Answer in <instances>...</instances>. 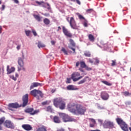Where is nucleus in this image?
<instances>
[{
    "instance_id": "1",
    "label": "nucleus",
    "mask_w": 131,
    "mask_h": 131,
    "mask_svg": "<svg viewBox=\"0 0 131 131\" xmlns=\"http://www.w3.org/2000/svg\"><path fill=\"white\" fill-rule=\"evenodd\" d=\"M68 109L70 112L73 113L75 115H77V114L84 115L86 112L85 107L80 104H75L74 103H69L68 105Z\"/></svg>"
},
{
    "instance_id": "2",
    "label": "nucleus",
    "mask_w": 131,
    "mask_h": 131,
    "mask_svg": "<svg viewBox=\"0 0 131 131\" xmlns=\"http://www.w3.org/2000/svg\"><path fill=\"white\" fill-rule=\"evenodd\" d=\"M53 104L56 108H59L60 110H64L66 107V103L61 98H55L53 100Z\"/></svg>"
},
{
    "instance_id": "3",
    "label": "nucleus",
    "mask_w": 131,
    "mask_h": 131,
    "mask_svg": "<svg viewBox=\"0 0 131 131\" xmlns=\"http://www.w3.org/2000/svg\"><path fill=\"white\" fill-rule=\"evenodd\" d=\"M116 121L118 124L120 126L121 129L123 131H128V126L125 122L123 121L122 119L120 118H117Z\"/></svg>"
},
{
    "instance_id": "4",
    "label": "nucleus",
    "mask_w": 131,
    "mask_h": 131,
    "mask_svg": "<svg viewBox=\"0 0 131 131\" xmlns=\"http://www.w3.org/2000/svg\"><path fill=\"white\" fill-rule=\"evenodd\" d=\"M67 20L68 22H69L71 28L72 29H75L76 30H78V26L76 24V21H75V19H74V18L71 17L70 19L69 20V17L67 18Z\"/></svg>"
},
{
    "instance_id": "5",
    "label": "nucleus",
    "mask_w": 131,
    "mask_h": 131,
    "mask_svg": "<svg viewBox=\"0 0 131 131\" xmlns=\"http://www.w3.org/2000/svg\"><path fill=\"white\" fill-rule=\"evenodd\" d=\"M61 115L62 116V120L64 122H76V120L75 119L69 116L68 115L62 113Z\"/></svg>"
},
{
    "instance_id": "6",
    "label": "nucleus",
    "mask_w": 131,
    "mask_h": 131,
    "mask_svg": "<svg viewBox=\"0 0 131 131\" xmlns=\"http://www.w3.org/2000/svg\"><path fill=\"white\" fill-rule=\"evenodd\" d=\"M80 76V77H78ZM82 76H80V74L78 72H74L71 75V78L73 81H77L82 78Z\"/></svg>"
},
{
    "instance_id": "7",
    "label": "nucleus",
    "mask_w": 131,
    "mask_h": 131,
    "mask_svg": "<svg viewBox=\"0 0 131 131\" xmlns=\"http://www.w3.org/2000/svg\"><path fill=\"white\" fill-rule=\"evenodd\" d=\"M30 94V95H32V96H33V97H36V95L38 94L39 95L41 98H43V94H42V92L40 91V90L34 89L31 91Z\"/></svg>"
},
{
    "instance_id": "8",
    "label": "nucleus",
    "mask_w": 131,
    "mask_h": 131,
    "mask_svg": "<svg viewBox=\"0 0 131 131\" xmlns=\"http://www.w3.org/2000/svg\"><path fill=\"white\" fill-rule=\"evenodd\" d=\"M26 113H30V115H35L39 112V110H36L34 111L33 108H28L25 110Z\"/></svg>"
},
{
    "instance_id": "9",
    "label": "nucleus",
    "mask_w": 131,
    "mask_h": 131,
    "mask_svg": "<svg viewBox=\"0 0 131 131\" xmlns=\"http://www.w3.org/2000/svg\"><path fill=\"white\" fill-rule=\"evenodd\" d=\"M4 125L7 128H11L14 129L15 128V125L12 122V121L7 120L4 122Z\"/></svg>"
},
{
    "instance_id": "10",
    "label": "nucleus",
    "mask_w": 131,
    "mask_h": 131,
    "mask_svg": "<svg viewBox=\"0 0 131 131\" xmlns=\"http://www.w3.org/2000/svg\"><path fill=\"white\" fill-rule=\"evenodd\" d=\"M28 103V94H25L23 97V107H25Z\"/></svg>"
},
{
    "instance_id": "11",
    "label": "nucleus",
    "mask_w": 131,
    "mask_h": 131,
    "mask_svg": "<svg viewBox=\"0 0 131 131\" xmlns=\"http://www.w3.org/2000/svg\"><path fill=\"white\" fill-rule=\"evenodd\" d=\"M62 32L66 36H68V37H72V34H71V33L68 31V29L66 28L64 26L62 27Z\"/></svg>"
},
{
    "instance_id": "12",
    "label": "nucleus",
    "mask_w": 131,
    "mask_h": 131,
    "mask_svg": "<svg viewBox=\"0 0 131 131\" xmlns=\"http://www.w3.org/2000/svg\"><path fill=\"white\" fill-rule=\"evenodd\" d=\"M100 97L104 101H106L109 99V94L106 92H102L101 93Z\"/></svg>"
},
{
    "instance_id": "13",
    "label": "nucleus",
    "mask_w": 131,
    "mask_h": 131,
    "mask_svg": "<svg viewBox=\"0 0 131 131\" xmlns=\"http://www.w3.org/2000/svg\"><path fill=\"white\" fill-rule=\"evenodd\" d=\"M21 127L25 129V130L30 131L32 130V127L30 124H23L21 125Z\"/></svg>"
},
{
    "instance_id": "14",
    "label": "nucleus",
    "mask_w": 131,
    "mask_h": 131,
    "mask_svg": "<svg viewBox=\"0 0 131 131\" xmlns=\"http://www.w3.org/2000/svg\"><path fill=\"white\" fill-rule=\"evenodd\" d=\"M101 46L98 45L97 46L98 47H99V48H101V49L103 48V51H107V50H108V49H109V46L107 44V43H103V42L101 43Z\"/></svg>"
},
{
    "instance_id": "15",
    "label": "nucleus",
    "mask_w": 131,
    "mask_h": 131,
    "mask_svg": "<svg viewBox=\"0 0 131 131\" xmlns=\"http://www.w3.org/2000/svg\"><path fill=\"white\" fill-rule=\"evenodd\" d=\"M37 86H41V84L38 82H33L31 84L30 90H33V89L37 88Z\"/></svg>"
},
{
    "instance_id": "16",
    "label": "nucleus",
    "mask_w": 131,
    "mask_h": 131,
    "mask_svg": "<svg viewBox=\"0 0 131 131\" xmlns=\"http://www.w3.org/2000/svg\"><path fill=\"white\" fill-rule=\"evenodd\" d=\"M67 90L69 91H77L78 90V88L74 86L73 85H69L67 88Z\"/></svg>"
},
{
    "instance_id": "17",
    "label": "nucleus",
    "mask_w": 131,
    "mask_h": 131,
    "mask_svg": "<svg viewBox=\"0 0 131 131\" xmlns=\"http://www.w3.org/2000/svg\"><path fill=\"white\" fill-rule=\"evenodd\" d=\"M9 108H19L20 107L19 104L17 103H10L8 105Z\"/></svg>"
},
{
    "instance_id": "18",
    "label": "nucleus",
    "mask_w": 131,
    "mask_h": 131,
    "mask_svg": "<svg viewBox=\"0 0 131 131\" xmlns=\"http://www.w3.org/2000/svg\"><path fill=\"white\" fill-rule=\"evenodd\" d=\"M7 70L8 74H10L12 73V72H14V71H15V68L12 67L11 69H10V67L9 66H7Z\"/></svg>"
},
{
    "instance_id": "19",
    "label": "nucleus",
    "mask_w": 131,
    "mask_h": 131,
    "mask_svg": "<svg viewBox=\"0 0 131 131\" xmlns=\"http://www.w3.org/2000/svg\"><path fill=\"white\" fill-rule=\"evenodd\" d=\"M5 120H6L5 117L0 118V130H3V126L2 125L5 122Z\"/></svg>"
},
{
    "instance_id": "20",
    "label": "nucleus",
    "mask_w": 131,
    "mask_h": 131,
    "mask_svg": "<svg viewBox=\"0 0 131 131\" xmlns=\"http://www.w3.org/2000/svg\"><path fill=\"white\" fill-rule=\"evenodd\" d=\"M53 120L55 123H60V122H61V120L58 116H54L53 118Z\"/></svg>"
},
{
    "instance_id": "21",
    "label": "nucleus",
    "mask_w": 131,
    "mask_h": 131,
    "mask_svg": "<svg viewBox=\"0 0 131 131\" xmlns=\"http://www.w3.org/2000/svg\"><path fill=\"white\" fill-rule=\"evenodd\" d=\"M33 17L38 21V22H40L41 21L42 17H41L39 15L34 14Z\"/></svg>"
},
{
    "instance_id": "22",
    "label": "nucleus",
    "mask_w": 131,
    "mask_h": 131,
    "mask_svg": "<svg viewBox=\"0 0 131 131\" xmlns=\"http://www.w3.org/2000/svg\"><path fill=\"white\" fill-rule=\"evenodd\" d=\"M88 78H89V76L85 77L83 79L78 82V84H82V83H84V82L86 81V79H88Z\"/></svg>"
},
{
    "instance_id": "23",
    "label": "nucleus",
    "mask_w": 131,
    "mask_h": 131,
    "mask_svg": "<svg viewBox=\"0 0 131 131\" xmlns=\"http://www.w3.org/2000/svg\"><path fill=\"white\" fill-rule=\"evenodd\" d=\"M18 63L20 67H23L24 65V63L23 62V60L20 57L18 58Z\"/></svg>"
},
{
    "instance_id": "24",
    "label": "nucleus",
    "mask_w": 131,
    "mask_h": 131,
    "mask_svg": "<svg viewBox=\"0 0 131 131\" xmlns=\"http://www.w3.org/2000/svg\"><path fill=\"white\" fill-rule=\"evenodd\" d=\"M88 37L90 41H95V37H94V35H93L92 34H89Z\"/></svg>"
},
{
    "instance_id": "25",
    "label": "nucleus",
    "mask_w": 131,
    "mask_h": 131,
    "mask_svg": "<svg viewBox=\"0 0 131 131\" xmlns=\"http://www.w3.org/2000/svg\"><path fill=\"white\" fill-rule=\"evenodd\" d=\"M80 65L81 68H84L86 66L85 62H84V61H81L80 62Z\"/></svg>"
},
{
    "instance_id": "26",
    "label": "nucleus",
    "mask_w": 131,
    "mask_h": 131,
    "mask_svg": "<svg viewBox=\"0 0 131 131\" xmlns=\"http://www.w3.org/2000/svg\"><path fill=\"white\" fill-rule=\"evenodd\" d=\"M38 48H39V49H40V48H45L46 47V45L42 44L41 43V42L40 41H38Z\"/></svg>"
},
{
    "instance_id": "27",
    "label": "nucleus",
    "mask_w": 131,
    "mask_h": 131,
    "mask_svg": "<svg viewBox=\"0 0 131 131\" xmlns=\"http://www.w3.org/2000/svg\"><path fill=\"white\" fill-rule=\"evenodd\" d=\"M106 124L108 127H113V126H114L113 122L110 121L107 122Z\"/></svg>"
},
{
    "instance_id": "28",
    "label": "nucleus",
    "mask_w": 131,
    "mask_h": 131,
    "mask_svg": "<svg viewBox=\"0 0 131 131\" xmlns=\"http://www.w3.org/2000/svg\"><path fill=\"white\" fill-rule=\"evenodd\" d=\"M43 23L46 24V25H49V24L50 23V19L48 18H45L43 20Z\"/></svg>"
},
{
    "instance_id": "29",
    "label": "nucleus",
    "mask_w": 131,
    "mask_h": 131,
    "mask_svg": "<svg viewBox=\"0 0 131 131\" xmlns=\"http://www.w3.org/2000/svg\"><path fill=\"white\" fill-rule=\"evenodd\" d=\"M102 83H104L106 85H108L109 86L112 85V84L111 83H110L107 81H102Z\"/></svg>"
},
{
    "instance_id": "30",
    "label": "nucleus",
    "mask_w": 131,
    "mask_h": 131,
    "mask_svg": "<svg viewBox=\"0 0 131 131\" xmlns=\"http://www.w3.org/2000/svg\"><path fill=\"white\" fill-rule=\"evenodd\" d=\"M47 111H48V112H53V108H52V106H49L47 107Z\"/></svg>"
},
{
    "instance_id": "31",
    "label": "nucleus",
    "mask_w": 131,
    "mask_h": 131,
    "mask_svg": "<svg viewBox=\"0 0 131 131\" xmlns=\"http://www.w3.org/2000/svg\"><path fill=\"white\" fill-rule=\"evenodd\" d=\"M123 94L125 96V97H127L128 96H131V93H129L127 91L123 92Z\"/></svg>"
},
{
    "instance_id": "32",
    "label": "nucleus",
    "mask_w": 131,
    "mask_h": 131,
    "mask_svg": "<svg viewBox=\"0 0 131 131\" xmlns=\"http://www.w3.org/2000/svg\"><path fill=\"white\" fill-rule=\"evenodd\" d=\"M84 55L85 57H91V52L90 51H86L84 53Z\"/></svg>"
},
{
    "instance_id": "33",
    "label": "nucleus",
    "mask_w": 131,
    "mask_h": 131,
    "mask_svg": "<svg viewBox=\"0 0 131 131\" xmlns=\"http://www.w3.org/2000/svg\"><path fill=\"white\" fill-rule=\"evenodd\" d=\"M69 42H70L71 45L73 47H75V43L74 42V41L73 40V39H70L69 40Z\"/></svg>"
},
{
    "instance_id": "34",
    "label": "nucleus",
    "mask_w": 131,
    "mask_h": 131,
    "mask_svg": "<svg viewBox=\"0 0 131 131\" xmlns=\"http://www.w3.org/2000/svg\"><path fill=\"white\" fill-rule=\"evenodd\" d=\"M61 52H63V53H64V55H68V52L66 51V49H65V48H62Z\"/></svg>"
},
{
    "instance_id": "35",
    "label": "nucleus",
    "mask_w": 131,
    "mask_h": 131,
    "mask_svg": "<svg viewBox=\"0 0 131 131\" xmlns=\"http://www.w3.org/2000/svg\"><path fill=\"white\" fill-rule=\"evenodd\" d=\"M94 65H96V64H99L100 63V61L98 58H94Z\"/></svg>"
},
{
    "instance_id": "36",
    "label": "nucleus",
    "mask_w": 131,
    "mask_h": 131,
    "mask_svg": "<svg viewBox=\"0 0 131 131\" xmlns=\"http://www.w3.org/2000/svg\"><path fill=\"white\" fill-rule=\"evenodd\" d=\"M25 33H26L27 36H29V35H30V33H31V31L26 30L25 31Z\"/></svg>"
},
{
    "instance_id": "37",
    "label": "nucleus",
    "mask_w": 131,
    "mask_h": 131,
    "mask_svg": "<svg viewBox=\"0 0 131 131\" xmlns=\"http://www.w3.org/2000/svg\"><path fill=\"white\" fill-rule=\"evenodd\" d=\"M43 4H41V6L43 8H46V6H50V4L48 3H42Z\"/></svg>"
},
{
    "instance_id": "38",
    "label": "nucleus",
    "mask_w": 131,
    "mask_h": 131,
    "mask_svg": "<svg viewBox=\"0 0 131 131\" xmlns=\"http://www.w3.org/2000/svg\"><path fill=\"white\" fill-rule=\"evenodd\" d=\"M78 17L79 19H80V20H84V19H85V18H84V17H83L81 14H78Z\"/></svg>"
},
{
    "instance_id": "39",
    "label": "nucleus",
    "mask_w": 131,
    "mask_h": 131,
    "mask_svg": "<svg viewBox=\"0 0 131 131\" xmlns=\"http://www.w3.org/2000/svg\"><path fill=\"white\" fill-rule=\"evenodd\" d=\"M93 11H94V10L93 9H87L86 10V12L88 14H91V13H92V12H93Z\"/></svg>"
},
{
    "instance_id": "40",
    "label": "nucleus",
    "mask_w": 131,
    "mask_h": 131,
    "mask_svg": "<svg viewBox=\"0 0 131 131\" xmlns=\"http://www.w3.org/2000/svg\"><path fill=\"white\" fill-rule=\"evenodd\" d=\"M32 33H33V34L34 36H37V33H36V31H35V30L32 29Z\"/></svg>"
},
{
    "instance_id": "41",
    "label": "nucleus",
    "mask_w": 131,
    "mask_h": 131,
    "mask_svg": "<svg viewBox=\"0 0 131 131\" xmlns=\"http://www.w3.org/2000/svg\"><path fill=\"white\" fill-rule=\"evenodd\" d=\"M36 4H37L39 5V6H40L42 4H45V2L43 1H41L40 2H38V1H35Z\"/></svg>"
},
{
    "instance_id": "42",
    "label": "nucleus",
    "mask_w": 131,
    "mask_h": 131,
    "mask_svg": "<svg viewBox=\"0 0 131 131\" xmlns=\"http://www.w3.org/2000/svg\"><path fill=\"white\" fill-rule=\"evenodd\" d=\"M111 66H115L116 65V60H112Z\"/></svg>"
},
{
    "instance_id": "43",
    "label": "nucleus",
    "mask_w": 131,
    "mask_h": 131,
    "mask_svg": "<svg viewBox=\"0 0 131 131\" xmlns=\"http://www.w3.org/2000/svg\"><path fill=\"white\" fill-rule=\"evenodd\" d=\"M66 83H71V79L70 78H67Z\"/></svg>"
},
{
    "instance_id": "44",
    "label": "nucleus",
    "mask_w": 131,
    "mask_h": 131,
    "mask_svg": "<svg viewBox=\"0 0 131 131\" xmlns=\"http://www.w3.org/2000/svg\"><path fill=\"white\" fill-rule=\"evenodd\" d=\"M89 60L90 63H91V64H93V63H95V60L94 59V58L92 59L91 58H89Z\"/></svg>"
},
{
    "instance_id": "45",
    "label": "nucleus",
    "mask_w": 131,
    "mask_h": 131,
    "mask_svg": "<svg viewBox=\"0 0 131 131\" xmlns=\"http://www.w3.org/2000/svg\"><path fill=\"white\" fill-rule=\"evenodd\" d=\"M85 69H86L88 71H91V70H92V68H90L89 67H88L87 66H86V67L84 68Z\"/></svg>"
},
{
    "instance_id": "46",
    "label": "nucleus",
    "mask_w": 131,
    "mask_h": 131,
    "mask_svg": "<svg viewBox=\"0 0 131 131\" xmlns=\"http://www.w3.org/2000/svg\"><path fill=\"white\" fill-rule=\"evenodd\" d=\"M89 120H91V121L93 123H96V121L95 120V119H92V118H90Z\"/></svg>"
},
{
    "instance_id": "47",
    "label": "nucleus",
    "mask_w": 131,
    "mask_h": 131,
    "mask_svg": "<svg viewBox=\"0 0 131 131\" xmlns=\"http://www.w3.org/2000/svg\"><path fill=\"white\" fill-rule=\"evenodd\" d=\"M84 27H88V21H85L83 24Z\"/></svg>"
},
{
    "instance_id": "48",
    "label": "nucleus",
    "mask_w": 131,
    "mask_h": 131,
    "mask_svg": "<svg viewBox=\"0 0 131 131\" xmlns=\"http://www.w3.org/2000/svg\"><path fill=\"white\" fill-rule=\"evenodd\" d=\"M90 127H95V123H93V124H92V123H90Z\"/></svg>"
},
{
    "instance_id": "49",
    "label": "nucleus",
    "mask_w": 131,
    "mask_h": 131,
    "mask_svg": "<svg viewBox=\"0 0 131 131\" xmlns=\"http://www.w3.org/2000/svg\"><path fill=\"white\" fill-rule=\"evenodd\" d=\"M69 48L71 49V50H72V51H73V53H75V48H73L72 47H69Z\"/></svg>"
},
{
    "instance_id": "50",
    "label": "nucleus",
    "mask_w": 131,
    "mask_h": 131,
    "mask_svg": "<svg viewBox=\"0 0 131 131\" xmlns=\"http://www.w3.org/2000/svg\"><path fill=\"white\" fill-rule=\"evenodd\" d=\"M51 43H52V46H55V43H56V41H54V40H52L51 41Z\"/></svg>"
},
{
    "instance_id": "51",
    "label": "nucleus",
    "mask_w": 131,
    "mask_h": 131,
    "mask_svg": "<svg viewBox=\"0 0 131 131\" xmlns=\"http://www.w3.org/2000/svg\"><path fill=\"white\" fill-rule=\"evenodd\" d=\"M43 15V16H45L46 17H49V16H50V13H45Z\"/></svg>"
},
{
    "instance_id": "52",
    "label": "nucleus",
    "mask_w": 131,
    "mask_h": 131,
    "mask_svg": "<svg viewBox=\"0 0 131 131\" xmlns=\"http://www.w3.org/2000/svg\"><path fill=\"white\" fill-rule=\"evenodd\" d=\"M79 64H80V62H79V61H77L76 63V67H78V66H79Z\"/></svg>"
},
{
    "instance_id": "53",
    "label": "nucleus",
    "mask_w": 131,
    "mask_h": 131,
    "mask_svg": "<svg viewBox=\"0 0 131 131\" xmlns=\"http://www.w3.org/2000/svg\"><path fill=\"white\" fill-rule=\"evenodd\" d=\"M13 2L15 4H19V1L18 0H13Z\"/></svg>"
},
{
    "instance_id": "54",
    "label": "nucleus",
    "mask_w": 131,
    "mask_h": 131,
    "mask_svg": "<svg viewBox=\"0 0 131 131\" xmlns=\"http://www.w3.org/2000/svg\"><path fill=\"white\" fill-rule=\"evenodd\" d=\"M12 79L13 80H15V81L17 80V78H16V77H14V76H12Z\"/></svg>"
},
{
    "instance_id": "55",
    "label": "nucleus",
    "mask_w": 131,
    "mask_h": 131,
    "mask_svg": "<svg viewBox=\"0 0 131 131\" xmlns=\"http://www.w3.org/2000/svg\"><path fill=\"white\" fill-rule=\"evenodd\" d=\"M20 48H21V45H18L16 47L17 50H20Z\"/></svg>"
},
{
    "instance_id": "56",
    "label": "nucleus",
    "mask_w": 131,
    "mask_h": 131,
    "mask_svg": "<svg viewBox=\"0 0 131 131\" xmlns=\"http://www.w3.org/2000/svg\"><path fill=\"white\" fill-rule=\"evenodd\" d=\"M76 2L78 5H80V1L79 0H76Z\"/></svg>"
},
{
    "instance_id": "57",
    "label": "nucleus",
    "mask_w": 131,
    "mask_h": 131,
    "mask_svg": "<svg viewBox=\"0 0 131 131\" xmlns=\"http://www.w3.org/2000/svg\"><path fill=\"white\" fill-rule=\"evenodd\" d=\"M47 104H48L47 101H45L42 103V105H47Z\"/></svg>"
},
{
    "instance_id": "58",
    "label": "nucleus",
    "mask_w": 131,
    "mask_h": 131,
    "mask_svg": "<svg viewBox=\"0 0 131 131\" xmlns=\"http://www.w3.org/2000/svg\"><path fill=\"white\" fill-rule=\"evenodd\" d=\"M36 98V99L37 100H39V96H37V95H36V96H34Z\"/></svg>"
},
{
    "instance_id": "59",
    "label": "nucleus",
    "mask_w": 131,
    "mask_h": 131,
    "mask_svg": "<svg viewBox=\"0 0 131 131\" xmlns=\"http://www.w3.org/2000/svg\"><path fill=\"white\" fill-rule=\"evenodd\" d=\"M79 70L81 71V72H84V70L81 69V68L79 69Z\"/></svg>"
},
{
    "instance_id": "60",
    "label": "nucleus",
    "mask_w": 131,
    "mask_h": 131,
    "mask_svg": "<svg viewBox=\"0 0 131 131\" xmlns=\"http://www.w3.org/2000/svg\"><path fill=\"white\" fill-rule=\"evenodd\" d=\"M2 30H3V28L0 26V34L2 33Z\"/></svg>"
},
{
    "instance_id": "61",
    "label": "nucleus",
    "mask_w": 131,
    "mask_h": 131,
    "mask_svg": "<svg viewBox=\"0 0 131 131\" xmlns=\"http://www.w3.org/2000/svg\"><path fill=\"white\" fill-rule=\"evenodd\" d=\"M21 68H22L21 69H22V70H23V71H25L26 69L24 67H23H23H21Z\"/></svg>"
},
{
    "instance_id": "62",
    "label": "nucleus",
    "mask_w": 131,
    "mask_h": 131,
    "mask_svg": "<svg viewBox=\"0 0 131 131\" xmlns=\"http://www.w3.org/2000/svg\"><path fill=\"white\" fill-rule=\"evenodd\" d=\"M58 29L57 30V31H59V30H61V27H58Z\"/></svg>"
},
{
    "instance_id": "63",
    "label": "nucleus",
    "mask_w": 131,
    "mask_h": 131,
    "mask_svg": "<svg viewBox=\"0 0 131 131\" xmlns=\"http://www.w3.org/2000/svg\"><path fill=\"white\" fill-rule=\"evenodd\" d=\"M90 131H101L99 129H96V130H90Z\"/></svg>"
},
{
    "instance_id": "64",
    "label": "nucleus",
    "mask_w": 131,
    "mask_h": 131,
    "mask_svg": "<svg viewBox=\"0 0 131 131\" xmlns=\"http://www.w3.org/2000/svg\"><path fill=\"white\" fill-rule=\"evenodd\" d=\"M48 8H47V9H48V10H51V6L49 5V6H48Z\"/></svg>"
}]
</instances>
